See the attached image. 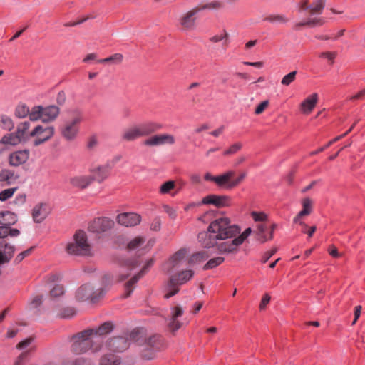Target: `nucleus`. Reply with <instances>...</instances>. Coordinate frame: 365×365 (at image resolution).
I'll return each instance as SVG.
<instances>
[{"label":"nucleus","mask_w":365,"mask_h":365,"mask_svg":"<svg viewBox=\"0 0 365 365\" xmlns=\"http://www.w3.org/2000/svg\"><path fill=\"white\" fill-rule=\"evenodd\" d=\"M240 232L238 226L231 225L228 218L222 217L212 222L207 231L199 233L197 238L202 247L210 248L217 245V240L232 238Z\"/></svg>","instance_id":"1"},{"label":"nucleus","mask_w":365,"mask_h":365,"mask_svg":"<svg viewBox=\"0 0 365 365\" xmlns=\"http://www.w3.org/2000/svg\"><path fill=\"white\" fill-rule=\"evenodd\" d=\"M92 331L85 329L71 337V351L75 354H81L90 349L96 352L101 349V343H97Z\"/></svg>","instance_id":"2"},{"label":"nucleus","mask_w":365,"mask_h":365,"mask_svg":"<svg viewBox=\"0 0 365 365\" xmlns=\"http://www.w3.org/2000/svg\"><path fill=\"white\" fill-rule=\"evenodd\" d=\"M83 113L78 109L70 112V118L60 128L62 137L68 141L73 140L79 133V127L83 121Z\"/></svg>","instance_id":"3"},{"label":"nucleus","mask_w":365,"mask_h":365,"mask_svg":"<svg viewBox=\"0 0 365 365\" xmlns=\"http://www.w3.org/2000/svg\"><path fill=\"white\" fill-rule=\"evenodd\" d=\"M66 250L70 255H89L91 249L86 232L83 230L76 231L73 235V240L67 244Z\"/></svg>","instance_id":"4"},{"label":"nucleus","mask_w":365,"mask_h":365,"mask_svg":"<svg viewBox=\"0 0 365 365\" xmlns=\"http://www.w3.org/2000/svg\"><path fill=\"white\" fill-rule=\"evenodd\" d=\"M194 275V272L191 269L182 270L172 275L165 286V298L168 299L176 294L179 290V287L190 280Z\"/></svg>","instance_id":"5"},{"label":"nucleus","mask_w":365,"mask_h":365,"mask_svg":"<svg viewBox=\"0 0 365 365\" xmlns=\"http://www.w3.org/2000/svg\"><path fill=\"white\" fill-rule=\"evenodd\" d=\"M163 347V340L160 336L154 335L145 339L140 351L143 359L149 360L154 358L155 353Z\"/></svg>","instance_id":"6"},{"label":"nucleus","mask_w":365,"mask_h":365,"mask_svg":"<svg viewBox=\"0 0 365 365\" xmlns=\"http://www.w3.org/2000/svg\"><path fill=\"white\" fill-rule=\"evenodd\" d=\"M54 133L53 126L38 125L29 133V136L34 138L33 145L37 147L49 140L53 136Z\"/></svg>","instance_id":"7"},{"label":"nucleus","mask_w":365,"mask_h":365,"mask_svg":"<svg viewBox=\"0 0 365 365\" xmlns=\"http://www.w3.org/2000/svg\"><path fill=\"white\" fill-rule=\"evenodd\" d=\"M200 11L198 6L182 14L179 18V25L183 31H193L197 26V15Z\"/></svg>","instance_id":"8"},{"label":"nucleus","mask_w":365,"mask_h":365,"mask_svg":"<svg viewBox=\"0 0 365 365\" xmlns=\"http://www.w3.org/2000/svg\"><path fill=\"white\" fill-rule=\"evenodd\" d=\"M103 292L104 290L103 289L94 290L91 285L84 284L78 288L76 294V297L79 301L91 299L95 302L103 294Z\"/></svg>","instance_id":"9"},{"label":"nucleus","mask_w":365,"mask_h":365,"mask_svg":"<svg viewBox=\"0 0 365 365\" xmlns=\"http://www.w3.org/2000/svg\"><path fill=\"white\" fill-rule=\"evenodd\" d=\"M115 225L113 220L101 217L94 219L88 225V230L96 234H101L110 230Z\"/></svg>","instance_id":"10"},{"label":"nucleus","mask_w":365,"mask_h":365,"mask_svg":"<svg viewBox=\"0 0 365 365\" xmlns=\"http://www.w3.org/2000/svg\"><path fill=\"white\" fill-rule=\"evenodd\" d=\"M187 251L180 249L174 253L164 264V269L167 272H171L180 267L185 260Z\"/></svg>","instance_id":"11"},{"label":"nucleus","mask_w":365,"mask_h":365,"mask_svg":"<svg viewBox=\"0 0 365 365\" xmlns=\"http://www.w3.org/2000/svg\"><path fill=\"white\" fill-rule=\"evenodd\" d=\"M175 143L174 135L168 133L152 135L144 141L146 146H160L163 145H173Z\"/></svg>","instance_id":"12"},{"label":"nucleus","mask_w":365,"mask_h":365,"mask_svg":"<svg viewBox=\"0 0 365 365\" xmlns=\"http://www.w3.org/2000/svg\"><path fill=\"white\" fill-rule=\"evenodd\" d=\"M153 264V259H150L147 261L146 264L143 266V269L135 275H134L129 281L125 284V297H128L133 289H135V284L145 274L147 269Z\"/></svg>","instance_id":"13"},{"label":"nucleus","mask_w":365,"mask_h":365,"mask_svg":"<svg viewBox=\"0 0 365 365\" xmlns=\"http://www.w3.org/2000/svg\"><path fill=\"white\" fill-rule=\"evenodd\" d=\"M110 170L111 166L109 164L91 168L89 170L91 173L89 175L92 178V182L93 181H97L99 183L103 182L109 176Z\"/></svg>","instance_id":"14"},{"label":"nucleus","mask_w":365,"mask_h":365,"mask_svg":"<svg viewBox=\"0 0 365 365\" xmlns=\"http://www.w3.org/2000/svg\"><path fill=\"white\" fill-rule=\"evenodd\" d=\"M130 346V341L125 336H115L106 342L107 348L113 351L120 352L126 350Z\"/></svg>","instance_id":"15"},{"label":"nucleus","mask_w":365,"mask_h":365,"mask_svg":"<svg viewBox=\"0 0 365 365\" xmlns=\"http://www.w3.org/2000/svg\"><path fill=\"white\" fill-rule=\"evenodd\" d=\"M302 210L294 217L293 222L307 227V225L302 221V218L312 213L313 201L309 197H305L302 201Z\"/></svg>","instance_id":"16"},{"label":"nucleus","mask_w":365,"mask_h":365,"mask_svg":"<svg viewBox=\"0 0 365 365\" xmlns=\"http://www.w3.org/2000/svg\"><path fill=\"white\" fill-rule=\"evenodd\" d=\"M116 220L121 225L133 227L140 222L141 217L134 212H124L119 214L116 217Z\"/></svg>","instance_id":"17"},{"label":"nucleus","mask_w":365,"mask_h":365,"mask_svg":"<svg viewBox=\"0 0 365 365\" xmlns=\"http://www.w3.org/2000/svg\"><path fill=\"white\" fill-rule=\"evenodd\" d=\"M183 309L180 306L171 308L170 318L168 324L171 331L174 332L181 327L182 323L178 319L183 314Z\"/></svg>","instance_id":"18"},{"label":"nucleus","mask_w":365,"mask_h":365,"mask_svg":"<svg viewBox=\"0 0 365 365\" xmlns=\"http://www.w3.org/2000/svg\"><path fill=\"white\" fill-rule=\"evenodd\" d=\"M51 208L46 203L36 205L32 210L34 221L36 223L42 222L49 215Z\"/></svg>","instance_id":"19"},{"label":"nucleus","mask_w":365,"mask_h":365,"mask_svg":"<svg viewBox=\"0 0 365 365\" xmlns=\"http://www.w3.org/2000/svg\"><path fill=\"white\" fill-rule=\"evenodd\" d=\"M68 182L73 187L83 190L92 183V178L89 175H75L69 178Z\"/></svg>","instance_id":"20"},{"label":"nucleus","mask_w":365,"mask_h":365,"mask_svg":"<svg viewBox=\"0 0 365 365\" xmlns=\"http://www.w3.org/2000/svg\"><path fill=\"white\" fill-rule=\"evenodd\" d=\"M325 6V0H314L312 5H309L308 0H302L300 9L309 10L311 15L322 14Z\"/></svg>","instance_id":"21"},{"label":"nucleus","mask_w":365,"mask_h":365,"mask_svg":"<svg viewBox=\"0 0 365 365\" xmlns=\"http://www.w3.org/2000/svg\"><path fill=\"white\" fill-rule=\"evenodd\" d=\"M142 137L148 136L162 128V125L154 121H146L137 125Z\"/></svg>","instance_id":"22"},{"label":"nucleus","mask_w":365,"mask_h":365,"mask_svg":"<svg viewBox=\"0 0 365 365\" xmlns=\"http://www.w3.org/2000/svg\"><path fill=\"white\" fill-rule=\"evenodd\" d=\"M15 248L13 245L6 242V240L0 242V264L7 263L10 261L14 253Z\"/></svg>","instance_id":"23"},{"label":"nucleus","mask_w":365,"mask_h":365,"mask_svg":"<svg viewBox=\"0 0 365 365\" xmlns=\"http://www.w3.org/2000/svg\"><path fill=\"white\" fill-rule=\"evenodd\" d=\"M29 158V151L28 150H18L14 152L9 155V163L12 166H19L26 163Z\"/></svg>","instance_id":"24"},{"label":"nucleus","mask_w":365,"mask_h":365,"mask_svg":"<svg viewBox=\"0 0 365 365\" xmlns=\"http://www.w3.org/2000/svg\"><path fill=\"white\" fill-rule=\"evenodd\" d=\"M229 199L226 196L209 195L203 197L202 204L214 205L217 207H222L227 205Z\"/></svg>","instance_id":"25"},{"label":"nucleus","mask_w":365,"mask_h":365,"mask_svg":"<svg viewBox=\"0 0 365 365\" xmlns=\"http://www.w3.org/2000/svg\"><path fill=\"white\" fill-rule=\"evenodd\" d=\"M59 108L56 106H42V122L50 123L56 120L59 115Z\"/></svg>","instance_id":"26"},{"label":"nucleus","mask_w":365,"mask_h":365,"mask_svg":"<svg viewBox=\"0 0 365 365\" xmlns=\"http://www.w3.org/2000/svg\"><path fill=\"white\" fill-rule=\"evenodd\" d=\"M141 138L137 125H133L130 127L125 128L121 135V139L125 142L135 141L138 138Z\"/></svg>","instance_id":"27"},{"label":"nucleus","mask_w":365,"mask_h":365,"mask_svg":"<svg viewBox=\"0 0 365 365\" xmlns=\"http://www.w3.org/2000/svg\"><path fill=\"white\" fill-rule=\"evenodd\" d=\"M113 329V324L110 322H106L101 325H100L98 328L96 329H88V331H91L92 336L95 339L97 343L98 339L100 336L107 334L110 333Z\"/></svg>","instance_id":"28"},{"label":"nucleus","mask_w":365,"mask_h":365,"mask_svg":"<svg viewBox=\"0 0 365 365\" xmlns=\"http://www.w3.org/2000/svg\"><path fill=\"white\" fill-rule=\"evenodd\" d=\"M235 175V172L234 170H228L220 175H217L216 185L220 187H225L228 189H232V187H230V184L232 182Z\"/></svg>","instance_id":"29"},{"label":"nucleus","mask_w":365,"mask_h":365,"mask_svg":"<svg viewBox=\"0 0 365 365\" xmlns=\"http://www.w3.org/2000/svg\"><path fill=\"white\" fill-rule=\"evenodd\" d=\"M317 100L318 95L317 93H313L309 96L301 103L302 111L305 114L310 113L315 107Z\"/></svg>","instance_id":"30"},{"label":"nucleus","mask_w":365,"mask_h":365,"mask_svg":"<svg viewBox=\"0 0 365 365\" xmlns=\"http://www.w3.org/2000/svg\"><path fill=\"white\" fill-rule=\"evenodd\" d=\"M239 245L240 244L237 242V240L235 238L232 241L220 243L217 245V249L220 253H231L236 252Z\"/></svg>","instance_id":"31"},{"label":"nucleus","mask_w":365,"mask_h":365,"mask_svg":"<svg viewBox=\"0 0 365 365\" xmlns=\"http://www.w3.org/2000/svg\"><path fill=\"white\" fill-rule=\"evenodd\" d=\"M17 222L16 215L9 211H4L0 212V225L10 227L14 225Z\"/></svg>","instance_id":"32"},{"label":"nucleus","mask_w":365,"mask_h":365,"mask_svg":"<svg viewBox=\"0 0 365 365\" xmlns=\"http://www.w3.org/2000/svg\"><path fill=\"white\" fill-rule=\"evenodd\" d=\"M29 128L30 123L28 121L22 122L18 125L16 133L22 142H26L31 138L29 133H27Z\"/></svg>","instance_id":"33"},{"label":"nucleus","mask_w":365,"mask_h":365,"mask_svg":"<svg viewBox=\"0 0 365 365\" xmlns=\"http://www.w3.org/2000/svg\"><path fill=\"white\" fill-rule=\"evenodd\" d=\"M264 21L274 24H285L289 21V19L283 14H272L266 16Z\"/></svg>","instance_id":"34"},{"label":"nucleus","mask_w":365,"mask_h":365,"mask_svg":"<svg viewBox=\"0 0 365 365\" xmlns=\"http://www.w3.org/2000/svg\"><path fill=\"white\" fill-rule=\"evenodd\" d=\"M99 365H121V360L118 356L105 354L101 358Z\"/></svg>","instance_id":"35"},{"label":"nucleus","mask_w":365,"mask_h":365,"mask_svg":"<svg viewBox=\"0 0 365 365\" xmlns=\"http://www.w3.org/2000/svg\"><path fill=\"white\" fill-rule=\"evenodd\" d=\"M123 58V56L121 53H117L106 58L100 59L98 62L100 63H108L112 66H118L122 63Z\"/></svg>","instance_id":"36"},{"label":"nucleus","mask_w":365,"mask_h":365,"mask_svg":"<svg viewBox=\"0 0 365 365\" xmlns=\"http://www.w3.org/2000/svg\"><path fill=\"white\" fill-rule=\"evenodd\" d=\"M356 124V122L354 123V125L346 133H344V134L339 135V136L336 137L335 138H334L333 140H330L324 146L319 148L318 150H317L315 151L312 152L311 155H317L319 153L324 151L326 148L331 146L334 143H336V142L339 141V140L342 139L343 138H344L345 136H346L352 130V129L354 128V127L355 126Z\"/></svg>","instance_id":"37"},{"label":"nucleus","mask_w":365,"mask_h":365,"mask_svg":"<svg viewBox=\"0 0 365 365\" xmlns=\"http://www.w3.org/2000/svg\"><path fill=\"white\" fill-rule=\"evenodd\" d=\"M20 234V231L16 228H11L1 225L0 226V239H4L7 236L17 237Z\"/></svg>","instance_id":"38"},{"label":"nucleus","mask_w":365,"mask_h":365,"mask_svg":"<svg viewBox=\"0 0 365 365\" xmlns=\"http://www.w3.org/2000/svg\"><path fill=\"white\" fill-rule=\"evenodd\" d=\"M22 142L16 133H9L5 135L1 139L0 143L2 144L15 145Z\"/></svg>","instance_id":"39"},{"label":"nucleus","mask_w":365,"mask_h":365,"mask_svg":"<svg viewBox=\"0 0 365 365\" xmlns=\"http://www.w3.org/2000/svg\"><path fill=\"white\" fill-rule=\"evenodd\" d=\"M144 242V237L140 236L135 237L128 242L127 248L128 250H138V249L143 246Z\"/></svg>","instance_id":"40"},{"label":"nucleus","mask_w":365,"mask_h":365,"mask_svg":"<svg viewBox=\"0 0 365 365\" xmlns=\"http://www.w3.org/2000/svg\"><path fill=\"white\" fill-rule=\"evenodd\" d=\"M209 257V255L207 254V252L206 251H201V252H196L195 254H193L190 259H189V263L190 264H197V263H200L204 260H205L206 259H207Z\"/></svg>","instance_id":"41"},{"label":"nucleus","mask_w":365,"mask_h":365,"mask_svg":"<svg viewBox=\"0 0 365 365\" xmlns=\"http://www.w3.org/2000/svg\"><path fill=\"white\" fill-rule=\"evenodd\" d=\"M29 117L31 121H37L41 120L42 121V106H34L29 110Z\"/></svg>","instance_id":"42"},{"label":"nucleus","mask_w":365,"mask_h":365,"mask_svg":"<svg viewBox=\"0 0 365 365\" xmlns=\"http://www.w3.org/2000/svg\"><path fill=\"white\" fill-rule=\"evenodd\" d=\"M34 341L33 337H28L26 339L20 341L16 346V348L19 350L26 351L29 350V353L34 349V347L31 346V344Z\"/></svg>","instance_id":"43"},{"label":"nucleus","mask_w":365,"mask_h":365,"mask_svg":"<svg viewBox=\"0 0 365 365\" xmlns=\"http://www.w3.org/2000/svg\"><path fill=\"white\" fill-rule=\"evenodd\" d=\"M267 226L263 224L260 223L257 227V240H259L262 243H264L267 242V240H270L269 239V237H267V235L264 234L265 231L267 230Z\"/></svg>","instance_id":"44"},{"label":"nucleus","mask_w":365,"mask_h":365,"mask_svg":"<svg viewBox=\"0 0 365 365\" xmlns=\"http://www.w3.org/2000/svg\"><path fill=\"white\" fill-rule=\"evenodd\" d=\"M225 261V258L222 257H217L210 259L204 266V270H208L213 269L220 264H221Z\"/></svg>","instance_id":"45"},{"label":"nucleus","mask_w":365,"mask_h":365,"mask_svg":"<svg viewBox=\"0 0 365 365\" xmlns=\"http://www.w3.org/2000/svg\"><path fill=\"white\" fill-rule=\"evenodd\" d=\"M175 187V182L168 180L163 183L159 187V192L162 195L169 194Z\"/></svg>","instance_id":"46"},{"label":"nucleus","mask_w":365,"mask_h":365,"mask_svg":"<svg viewBox=\"0 0 365 365\" xmlns=\"http://www.w3.org/2000/svg\"><path fill=\"white\" fill-rule=\"evenodd\" d=\"M197 6L199 9H200V11L204 9L217 10L222 8L223 4L219 1H213L203 5H198Z\"/></svg>","instance_id":"47"},{"label":"nucleus","mask_w":365,"mask_h":365,"mask_svg":"<svg viewBox=\"0 0 365 365\" xmlns=\"http://www.w3.org/2000/svg\"><path fill=\"white\" fill-rule=\"evenodd\" d=\"M76 312L73 307H66L59 311L58 317L62 319H70L76 314Z\"/></svg>","instance_id":"48"},{"label":"nucleus","mask_w":365,"mask_h":365,"mask_svg":"<svg viewBox=\"0 0 365 365\" xmlns=\"http://www.w3.org/2000/svg\"><path fill=\"white\" fill-rule=\"evenodd\" d=\"M29 113V108L25 104H20L16 108L15 114L19 118H25Z\"/></svg>","instance_id":"49"},{"label":"nucleus","mask_w":365,"mask_h":365,"mask_svg":"<svg viewBox=\"0 0 365 365\" xmlns=\"http://www.w3.org/2000/svg\"><path fill=\"white\" fill-rule=\"evenodd\" d=\"M297 73V72L296 71H294L285 75L282 78L281 83L285 86H289L292 83H293L295 81Z\"/></svg>","instance_id":"50"},{"label":"nucleus","mask_w":365,"mask_h":365,"mask_svg":"<svg viewBox=\"0 0 365 365\" xmlns=\"http://www.w3.org/2000/svg\"><path fill=\"white\" fill-rule=\"evenodd\" d=\"M1 127L5 130H11L14 128V123L11 118L6 115L1 117Z\"/></svg>","instance_id":"51"},{"label":"nucleus","mask_w":365,"mask_h":365,"mask_svg":"<svg viewBox=\"0 0 365 365\" xmlns=\"http://www.w3.org/2000/svg\"><path fill=\"white\" fill-rule=\"evenodd\" d=\"M63 365H93V364L88 359L79 357L73 361L66 362Z\"/></svg>","instance_id":"52"},{"label":"nucleus","mask_w":365,"mask_h":365,"mask_svg":"<svg viewBox=\"0 0 365 365\" xmlns=\"http://www.w3.org/2000/svg\"><path fill=\"white\" fill-rule=\"evenodd\" d=\"M14 177V173L9 170H2L0 171V182H6L10 184V180Z\"/></svg>","instance_id":"53"},{"label":"nucleus","mask_w":365,"mask_h":365,"mask_svg":"<svg viewBox=\"0 0 365 365\" xmlns=\"http://www.w3.org/2000/svg\"><path fill=\"white\" fill-rule=\"evenodd\" d=\"M242 148V144L241 143H235L232 145L228 149L224 151V155H231L237 153Z\"/></svg>","instance_id":"54"},{"label":"nucleus","mask_w":365,"mask_h":365,"mask_svg":"<svg viewBox=\"0 0 365 365\" xmlns=\"http://www.w3.org/2000/svg\"><path fill=\"white\" fill-rule=\"evenodd\" d=\"M228 37V33L225 30H224L222 33L214 35L213 36L210 37L209 38V41L212 43H218L223 40L227 41Z\"/></svg>","instance_id":"55"},{"label":"nucleus","mask_w":365,"mask_h":365,"mask_svg":"<svg viewBox=\"0 0 365 365\" xmlns=\"http://www.w3.org/2000/svg\"><path fill=\"white\" fill-rule=\"evenodd\" d=\"M16 190V188H9L6 189L0 192V200L6 201V200L11 197Z\"/></svg>","instance_id":"56"},{"label":"nucleus","mask_w":365,"mask_h":365,"mask_svg":"<svg viewBox=\"0 0 365 365\" xmlns=\"http://www.w3.org/2000/svg\"><path fill=\"white\" fill-rule=\"evenodd\" d=\"M34 250V247H31L26 250L19 253L14 259V262L16 264L20 263L26 257L29 256L33 250Z\"/></svg>","instance_id":"57"},{"label":"nucleus","mask_w":365,"mask_h":365,"mask_svg":"<svg viewBox=\"0 0 365 365\" xmlns=\"http://www.w3.org/2000/svg\"><path fill=\"white\" fill-rule=\"evenodd\" d=\"M64 293L63 287L61 285H56L50 292V295L52 298L58 297Z\"/></svg>","instance_id":"58"},{"label":"nucleus","mask_w":365,"mask_h":365,"mask_svg":"<svg viewBox=\"0 0 365 365\" xmlns=\"http://www.w3.org/2000/svg\"><path fill=\"white\" fill-rule=\"evenodd\" d=\"M306 24L309 27L319 26L324 24V21L319 18L309 19L306 21Z\"/></svg>","instance_id":"59"},{"label":"nucleus","mask_w":365,"mask_h":365,"mask_svg":"<svg viewBox=\"0 0 365 365\" xmlns=\"http://www.w3.org/2000/svg\"><path fill=\"white\" fill-rule=\"evenodd\" d=\"M29 354V350L22 351L16 358L14 365H23L24 361L26 359Z\"/></svg>","instance_id":"60"},{"label":"nucleus","mask_w":365,"mask_h":365,"mask_svg":"<svg viewBox=\"0 0 365 365\" xmlns=\"http://www.w3.org/2000/svg\"><path fill=\"white\" fill-rule=\"evenodd\" d=\"M139 265V262L135 260H127L123 265V269H128L130 271L135 269Z\"/></svg>","instance_id":"61"},{"label":"nucleus","mask_w":365,"mask_h":365,"mask_svg":"<svg viewBox=\"0 0 365 365\" xmlns=\"http://www.w3.org/2000/svg\"><path fill=\"white\" fill-rule=\"evenodd\" d=\"M336 56V53H335V52L327 51V52H322L319 54V57L325 58L328 59L330 61L331 64L334 63Z\"/></svg>","instance_id":"62"},{"label":"nucleus","mask_w":365,"mask_h":365,"mask_svg":"<svg viewBox=\"0 0 365 365\" xmlns=\"http://www.w3.org/2000/svg\"><path fill=\"white\" fill-rule=\"evenodd\" d=\"M252 229L250 227L247 228L239 237H235L237 242L240 245L247 239V237L251 234Z\"/></svg>","instance_id":"63"},{"label":"nucleus","mask_w":365,"mask_h":365,"mask_svg":"<svg viewBox=\"0 0 365 365\" xmlns=\"http://www.w3.org/2000/svg\"><path fill=\"white\" fill-rule=\"evenodd\" d=\"M246 177L245 173H242L237 178H233L232 182L230 184V187H237L240 183L242 182V180Z\"/></svg>","instance_id":"64"}]
</instances>
